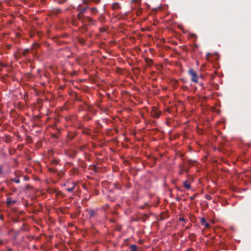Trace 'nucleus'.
I'll return each mask as SVG.
<instances>
[{
    "label": "nucleus",
    "mask_w": 251,
    "mask_h": 251,
    "mask_svg": "<svg viewBox=\"0 0 251 251\" xmlns=\"http://www.w3.org/2000/svg\"><path fill=\"white\" fill-rule=\"evenodd\" d=\"M149 215L147 214H144L141 216L140 219L141 221L145 222L146 220L149 218Z\"/></svg>",
    "instance_id": "5"
},
{
    "label": "nucleus",
    "mask_w": 251,
    "mask_h": 251,
    "mask_svg": "<svg viewBox=\"0 0 251 251\" xmlns=\"http://www.w3.org/2000/svg\"><path fill=\"white\" fill-rule=\"evenodd\" d=\"M60 9H55L53 11V13L56 15L58 14L59 12H60Z\"/></svg>",
    "instance_id": "24"
},
{
    "label": "nucleus",
    "mask_w": 251,
    "mask_h": 251,
    "mask_svg": "<svg viewBox=\"0 0 251 251\" xmlns=\"http://www.w3.org/2000/svg\"><path fill=\"white\" fill-rule=\"evenodd\" d=\"M176 200L177 201H180L181 200V199H180V198H179V197H176Z\"/></svg>",
    "instance_id": "34"
},
{
    "label": "nucleus",
    "mask_w": 251,
    "mask_h": 251,
    "mask_svg": "<svg viewBox=\"0 0 251 251\" xmlns=\"http://www.w3.org/2000/svg\"><path fill=\"white\" fill-rule=\"evenodd\" d=\"M90 1H93L96 3H98L100 1V0H83V2L84 4H88Z\"/></svg>",
    "instance_id": "11"
},
{
    "label": "nucleus",
    "mask_w": 251,
    "mask_h": 251,
    "mask_svg": "<svg viewBox=\"0 0 251 251\" xmlns=\"http://www.w3.org/2000/svg\"><path fill=\"white\" fill-rule=\"evenodd\" d=\"M196 196H197V195H196V194L194 195L193 196H191V197H190V199H191V200H194V199L195 198V197H196Z\"/></svg>",
    "instance_id": "29"
},
{
    "label": "nucleus",
    "mask_w": 251,
    "mask_h": 251,
    "mask_svg": "<svg viewBox=\"0 0 251 251\" xmlns=\"http://www.w3.org/2000/svg\"><path fill=\"white\" fill-rule=\"evenodd\" d=\"M137 0H133L134 1H136Z\"/></svg>",
    "instance_id": "40"
},
{
    "label": "nucleus",
    "mask_w": 251,
    "mask_h": 251,
    "mask_svg": "<svg viewBox=\"0 0 251 251\" xmlns=\"http://www.w3.org/2000/svg\"><path fill=\"white\" fill-rule=\"evenodd\" d=\"M35 45V47H36H36H39V44H36Z\"/></svg>",
    "instance_id": "35"
},
{
    "label": "nucleus",
    "mask_w": 251,
    "mask_h": 251,
    "mask_svg": "<svg viewBox=\"0 0 251 251\" xmlns=\"http://www.w3.org/2000/svg\"><path fill=\"white\" fill-rule=\"evenodd\" d=\"M58 163H59V160H57V159H53V160H52L51 161V164L57 165L58 164Z\"/></svg>",
    "instance_id": "20"
},
{
    "label": "nucleus",
    "mask_w": 251,
    "mask_h": 251,
    "mask_svg": "<svg viewBox=\"0 0 251 251\" xmlns=\"http://www.w3.org/2000/svg\"><path fill=\"white\" fill-rule=\"evenodd\" d=\"M12 182H15V183H20V179H18H18H17V178H13V179H12Z\"/></svg>",
    "instance_id": "22"
},
{
    "label": "nucleus",
    "mask_w": 251,
    "mask_h": 251,
    "mask_svg": "<svg viewBox=\"0 0 251 251\" xmlns=\"http://www.w3.org/2000/svg\"><path fill=\"white\" fill-rule=\"evenodd\" d=\"M4 66L0 62V71H1L2 70V67H3Z\"/></svg>",
    "instance_id": "32"
},
{
    "label": "nucleus",
    "mask_w": 251,
    "mask_h": 251,
    "mask_svg": "<svg viewBox=\"0 0 251 251\" xmlns=\"http://www.w3.org/2000/svg\"><path fill=\"white\" fill-rule=\"evenodd\" d=\"M49 171H50L51 172H52V173H55L56 172L55 170L54 169H53V168H49Z\"/></svg>",
    "instance_id": "28"
},
{
    "label": "nucleus",
    "mask_w": 251,
    "mask_h": 251,
    "mask_svg": "<svg viewBox=\"0 0 251 251\" xmlns=\"http://www.w3.org/2000/svg\"><path fill=\"white\" fill-rule=\"evenodd\" d=\"M179 220L180 221H185V219H184L183 217H179Z\"/></svg>",
    "instance_id": "30"
},
{
    "label": "nucleus",
    "mask_w": 251,
    "mask_h": 251,
    "mask_svg": "<svg viewBox=\"0 0 251 251\" xmlns=\"http://www.w3.org/2000/svg\"><path fill=\"white\" fill-rule=\"evenodd\" d=\"M2 218H3L2 216H0V219L1 220H2Z\"/></svg>",
    "instance_id": "37"
},
{
    "label": "nucleus",
    "mask_w": 251,
    "mask_h": 251,
    "mask_svg": "<svg viewBox=\"0 0 251 251\" xmlns=\"http://www.w3.org/2000/svg\"><path fill=\"white\" fill-rule=\"evenodd\" d=\"M95 211L94 210H90L89 212V215L90 216V217H92L93 216H94L95 215Z\"/></svg>",
    "instance_id": "21"
},
{
    "label": "nucleus",
    "mask_w": 251,
    "mask_h": 251,
    "mask_svg": "<svg viewBox=\"0 0 251 251\" xmlns=\"http://www.w3.org/2000/svg\"><path fill=\"white\" fill-rule=\"evenodd\" d=\"M72 24L74 25H75V26H76L78 25V24H77V22L76 21V20L75 19H74L72 20Z\"/></svg>",
    "instance_id": "23"
},
{
    "label": "nucleus",
    "mask_w": 251,
    "mask_h": 251,
    "mask_svg": "<svg viewBox=\"0 0 251 251\" xmlns=\"http://www.w3.org/2000/svg\"><path fill=\"white\" fill-rule=\"evenodd\" d=\"M78 41L82 45L84 44L86 42L84 39L80 37L78 38Z\"/></svg>",
    "instance_id": "17"
},
{
    "label": "nucleus",
    "mask_w": 251,
    "mask_h": 251,
    "mask_svg": "<svg viewBox=\"0 0 251 251\" xmlns=\"http://www.w3.org/2000/svg\"><path fill=\"white\" fill-rule=\"evenodd\" d=\"M190 37L193 38H196L197 35L194 33H192L190 34Z\"/></svg>",
    "instance_id": "27"
},
{
    "label": "nucleus",
    "mask_w": 251,
    "mask_h": 251,
    "mask_svg": "<svg viewBox=\"0 0 251 251\" xmlns=\"http://www.w3.org/2000/svg\"><path fill=\"white\" fill-rule=\"evenodd\" d=\"M160 115L161 112L156 107H153L151 111V116L154 118H158L160 117Z\"/></svg>",
    "instance_id": "3"
},
{
    "label": "nucleus",
    "mask_w": 251,
    "mask_h": 251,
    "mask_svg": "<svg viewBox=\"0 0 251 251\" xmlns=\"http://www.w3.org/2000/svg\"><path fill=\"white\" fill-rule=\"evenodd\" d=\"M196 235L194 233H191L189 235V238L192 241H195L196 239Z\"/></svg>",
    "instance_id": "12"
},
{
    "label": "nucleus",
    "mask_w": 251,
    "mask_h": 251,
    "mask_svg": "<svg viewBox=\"0 0 251 251\" xmlns=\"http://www.w3.org/2000/svg\"><path fill=\"white\" fill-rule=\"evenodd\" d=\"M195 161L191 160V159H187V163L190 165H193Z\"/></svg>",
    "instance_id": "19"
},
{
    "label": "nucleus",
    "mask_w": 251,
    "mask_h": 251,
    "mask_svg": "<svg viewBox=\"0 0 251 251\" xmlns=\"http://www.w3.org/2000/svg\"><path fill=\"white\" fill-rule=\"evenodd\" d=\"M71 172L74 175L77 174L78 173V169L76 167H74L71 170Z\"/></svg>",
    "instance_id": "14"
},
{
    "label": "nucleus",
    "mask_w": 251,
    "mask_h": 251,
    "mask_svg": "<svg viewBox=\"0 0 251 251\" xmlns=\"http://www.w3.org/2000/svg\"><path fill=\"white\" fill-rule=\"evenodd\" d=\"M75 184H73L72 187H69V188H67L66 189V190H67L68 192H72L73 191H74V189H75Z\"/></svg>",
    "instance_id": "16"
},
{
    "label": "nucleus",
    "mask_w": 251,
    "mask_h": 251,
    "mask_svg": "<svg viewBox=\"0 0 251 251\" xmlns=\"http://www.w3.org/2000/svg\"><path fill=\"white\" fill-rule=\"evenodd\" d=\"M130 251H136L137 250V246L135 245H131L129 247Z\"/></svg>",
    "instance_id": "13"
},
{
    "label": "nucleus",
    "mask_w": 251,
    "mask_h": 251,
    "mask_svg": "<svg viewBox=\"0 0 251 251\" xmlns=\"http://www.w3.org/2000/svg\"><path fill=\"white\" fill-rule=\"evenodd\" d=\"M17 201L16 200H12L10 198H7L6 199V203L8 205H11L13 204L16 203Z\"/></svg>",
    "instance_id": "4"
},
{
    "label": "nucleus",
    "mask_w": 251,
    "mask_h": 251,
    "mask_svg": "<svg viewBox=\"0 0 251 251\" xmlns=\"http://www.w3.org/2000/svg\"><path fill=\"white\" fill-rule=\"evenodd\" d=\"M183 186L187 189H189L191 188V185L188 183V180H185L184 181Z\"/></svg>",
    "instance_id": "10"
},
{
    "label": "nucleus",
    "mask_w": 251,
    "mask_h": 251,
    "mask_svg": "<svg viewBox=\"0 0 251 251\" xmlns=\"http://www.w3.org/2000/svg\"><path fill=\"white\" fill-rule=\"evenodd\" d=\"M112 8L114 10H116V9H120L121 7L118 2H114L112 4Z\"/></svg>",
    "instance_id": "9"
},
{
    "label": "nucleus",
    "mask_w": 251,
    "mask_h": 251,
    "mask_svg": "<svg viewBox=\"0 0 251 251\" xmlns=\"http://www.w3.org/2000/svg\"><path fill=\"white\" fill-rule=\"evenodd\" d=\"M29 51V49H25V50L23 51L22 54H23V55H26L27 53H28Z\"/></svg>",
    "instance_id": "18"
},
{
    "label": "nucleus",
    "mask_w": 251,
    "mask_h": 251,
    "mask_svg": "<svg viewBox=\"0 0 251 251\" xmlns=\"http://www.w3.org/2000/svg\"><path fill=\"white\" fill-rule=\"evenodd\" d=\"M3 244V241L2 240L0 239V245H2Z\"/></svg>",
    "instance_id": "33"
},
{
    "label": "nucleus",
    "mask_w": 251,
    "mask_h": 251,
    "mask_svg": "<svg viewBox=\"0 0 251 251\" xmlns=\"http://www.w3.org/2000/svg\"><path fill=\"white\" fill-rule=\"evenodd\" d=\"M96 23V21L93 20L92 18L89 16H85L84 19H83L82 24H83V28H84L85 31L87 30V28L86 26H89L91 25H95Z\"/></svg>",
    "instance_id": "1"
},
{
    "label": "nucleus",
    "mask_w": 251,
    "mask_h": 251,
    "mask_svg": "<svg viewBox=\"0 0 251 251\" xmlns=\"http://www.w3.org/2000/svg\"><path fill=\"white\" fill-rule=\"evenodd\" d=\"M91 11L93 15H96L98 12V10L96 7H94L91 8Z\"/></svg>",
    "instance_id": "15"
},
{
    "label": "nucleus",
    "mask_w": 251,
    "mask_h": 251,
    "mask_svg": "<svg viewBox=\"0 0 251 251\" xmlns=\"http://www.w3.org/2000/svg\"><path fill=\"white\" fill-rule=\"evenodd\" d=\"M13 249L10 247L7 248V251H12Z\"/></svg>",
    "instance_id": "31"
},
{
    "label": "nucleus",
    "mask_w": 251,
    "mask_h": 251,
    "mask_svg": "<svg viewBox=\"0 0 251 251\" xmlns=\"http://www.w3.org/2000/svg\"><path fill=\"white\" fill-rule=\"evenodd\" d=\"M201 223L202 225L204 226L206 228H208L209 226V225L207 223L204 218H202L201 219Z\"/></svg>",
    "instance_id": "6"
},
{
    "label": "nucleus",
    "mask_w": 251,
    "mask_h": 251,
    "mask_svg": "<svg viewBox=\"0 0 251 251\" xmlns=\"http://www.w3.org/2000/svg\"><path fill=\"white\" fill-rule=\"evenodd\" d=\"M18 220L14 221L15 222H18Z\"/></svg>",
    "instance_id": "38"
},
{
    "label": "nucleus",
    "mask_w": 251,
    "mask_h": 251,
    "mask_svg": "<svg viewBox=\"0 0 251 251\" xmlns=\"http://www.w3.org/2000/svg\"><path fill=\"white\" fill-rule=\"evenodd\" d=\"M205 198L208 200H210L212 199V197L209 195H206L205 196Z\"/></svg>",
    "instance_id": "25"
},
{
    "label": "nucleus",
    "mask_w": 251,
    "mask_h": 251,
    "mask_svg": "<svg viewBox=\"0 0 251 251\" xmlns=\"http://www.w3.org/2000/svg\"><path fill=\"white\" fill-rule=\"evenodd\" d=\"M145 60V62H146L147 65L149 67H150V66H151L152 65V64L153 63L152 60H151V59L149 58H146Z\"/></svg>",
    "instance_id": "8"
},
{
    "label": "nucleus",
    "mask_w": 251,
    "mask_h": 251,
    "mask_svg": "<svg viewBox=\"0 0 251 251\" xmlns=\"http://www.w3.org/2000/svg\"><path fill=\"white\" fill-rule=\"evenodd\" d=\"M111 222H114V220H111Z\"/></svg>",
    "instance_id": "39"
},
{
    "label": "nucleus",
    "mask_w": 251,
    "mask_h": 251,
    "mask_svg": "<svg viewBox=\"0 0 251 251\" xmlns=\"http://www.w3.org/2000/svg\"><path fill=\"white\" fill-rule=\"evenodd\" d=\"M67 0H58V3L59 4H62V3H64V2H65L66 1H67Z\"/></svg>",
    "instance_id": "26"
},
{
    "label": "nucleus",
    "mask_w": 251,
    "mask_h": 251,
    "mask_svg": "<svg viewBox=\"0 0 251 251\" xmlns=\"http://www.w3.org/2000/svg\"><path fill=\"white\" fill-rule=\"evenodd\" d=\"M85 10H86V8H84L83 9H82V10H81V12H82V13L83 11H85Z\"/></svg>",
    "instance_id": "36"
},
{
    "label": "nucleus",
    "mask_w": 251,
    "mask_h": 251,
    "mask_svg": "<svg viewBox=\"0 0 251 251\" xmlns=\"http://www.w3.org/2000/svg\"><path fill=\"white\" fill-rule=\"evenodd\" d=\"M188 74L191 77V80L192 81L196 83L198 82V76L194 70L190 69L188 71Z\"/></svg>",
    "instance_id": "2"
},
{
    "label": "nucleus",
    "mask_w": 251,
    "mask_h": 251,
    "mask_svg": "<svg viewBox=\"0 0 251 251\" xmlns=\"http://www.w3.org/2000/svg\"><path fill=\"white\" fill-rule=\"evenodd\" d=\"M85 16H84L82 13V12H80L78 15H77V18L78 19L81 21V22L82 23L83 19H84Z\"/></svg>",
    "instance_id": "7"
}]
</instances>
